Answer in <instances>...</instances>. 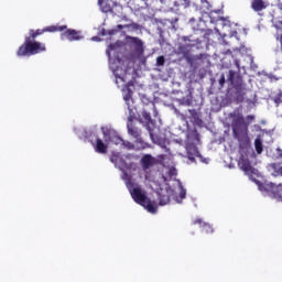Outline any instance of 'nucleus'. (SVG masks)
Listing matches in <instances>:
<instances>
[{
    "instance_id": "nucleus-1",
    "label": "nucleus",
    "mask_w": 282,
    "mask_h": 282,
    "mask_svg": "<svg viewBox=\"0 0 282 282\" xmlns=\"http://www.w3.org/2000/svg\"><path fill=\"white\" fill-rule=\"evenodd\" d=\"M63 30H67V25H51L44 29L29 31V35L24 37V42L19 46L17 51V56H36V54H43V52H47V47L45 43L36 41L37 36H42L45 32H63Z\"/></svg>"
},
{
    "instance_id": "nucleus-2",
    "label": "nucleus",
    "mask_w": 282,
    "mask_h": 282,
    "mask_svg": "<svg viewBox=\"0 0 282 282\" xmlns=\"http://www.w3.org/2000/svg\"><path fill=\"white\" fill-rule=\"evenodd\" d=\"M234 138L238 140L240 149H248L250 147V137H248V124L243 116H238L232 121Z\"/></svg>"
},
{
    "instance_id": "nucleus-3",
    "label": "nucleus",
    "mask_w": 282,
    "mask_h": 282,
    "mask_svg": "<svg viewBox=\"0 0 282 282\" xmlns=\"http://www.w3.org/2000/svg\"><path fill=\"white\" fill-rule=\"evenodd\" d=\"M130 195L132 199L140 204V206H143L144 209L148 210V213H152V215H155L158 213V203L155 200H151V198L147 197V194L142 192V188L134 187L130 189Z\"/></svg>"
},
{
    "instance_id": "nucleus-4",
    "label": "nucleus",
    "mask_w": 282,
    "mask_h": 282,
    "mask_svg": "<svg viewBox=\"0 0 282 282\" xmlns=\"http://www.w3.org/2000/svg\"><path fill=\"white\" fill-rule=\"evenodd\" d=\"M238 166L241 169V171H243L245 175H248L249 180L256 181V177H259V170L252 166L250 160L240 158L238 161Z\"/></svg>"
},
{
    "instance_id": "nucleus-5",
    "label": "nucleus",
    "mask_w": 282,
    "mask_h": 282,
    "mask_svg": "<svg viewBox=\"0 0 282 282\" xmlns=\"http://www.w3.org/2000/svg\"><path fill=\"white\" fill-rule=\"evenodd\" d=\"M127 129L131 138H134L137 142H142V130L133 122V116L128 117Z\"/></svg>"
},
{
    "instance_id": "nucleus-6",
    "label": "nucleus",
    "mask_w": 282,
    "mask_h": 282,
    "mask_svg": "<svg viewBox=\"0 0 282 282\" xmlns=\"http://www.w3.org/2000/svg\"><path fill=\"white\" fill-rule=\"evenodd\" d=\"M142 116L147 122L145 129L149 131V135L152 140V142H156L158 135L155 134V129L151 128V124H154L153 119H151V112L143 110Z\"/></svg>"
},
{
    "instance_id": "nucleus-7",
    "label": "nucleus",
    "mask_w": 282,
    "mask_h": 282,
    "mask_svg": "<svg viewBox=\"0 0 282 282\" xmlns=\"http://www.w3.org/2000/svg\"><path fill=\"white\" fill-rule=\"evenodd\" d=\"M62 41H80L83 36H80V33L74 29H64L61 33Z\"/></svg>"
},
{
    "instance_id": "nucleus-8",
    "label": "nucleus",
    "mask_w": 282,
    "mask_h": 282,
    "mask_svg": "<svg viewBox=\"0 0 282 282\" xmlns=\"http://www.w3.org/2000/svg\"><path fill=\"white\" fill-rule=\"evenodd\" d=\"M127 41L132 47H134V52L142 56L144 54V42L140 40V37L127 36Z\"/></svg>"
},
{
    "instance_id": "nucleus-9",
    "label": "nucleus",
    "mask_w": 282,
    "mask_h": 282,
    "mask_svg": "<svg viewBox=\"0 0 282 282\" xmlns=\"http://www.w3.org/2000/svg\"><path fill=\"white\" fill-rule=\"evenodd\" d=\"M110 162H112V164H115L116 169H119V171H124V169H129L127 161L122 159V155H120V153H112V155L110 156Z\"/></svg>"
},
{
    "instance_id": "nucleus-10",
    "label": "nucleus",
    "mask_w": 282,
    "mask_h": 282,
    "mask_svg": "<svg viewBox=\"0 0 282 282\" xmlns=\"http://www.w3.org/2000/svg\"><path fill=\"white\" fill-rule=\"evenodd\" d=\"M185 149L187 152V158L192 162H195V158H202L199 149L197 148V145H195V143H187Z\"/></svg>"
},
{
    "instance_id": "nucleus-11",
    "label": "nucleus",
    "mask_w": 282,
    "mask_h": 282,
    "mask_svg": "<svg viewBox=\"0 0 282 282\" xmlns=\"http://www.w3.org/2000/svg\"><path fill=\"white\" fill-rule=\"evenodd\" d=\"M227 80L230 83L231 87H241V76L237 75L235 70H229Z\"/></svg>"
},
{
    "instance_id": "nucleus-12",
    "label": "nucleus",
    "mask_w": 282,
    "mask_h": 282,
    "mask_svg": "<svg viewBox=\"0 0 282 282\" xmlns=\"http://www.w3.org/2000/svg\"><path fill=\"white\" fill-rule=\"evenodd\" d=\"M193 44H180L177 47V54H182L184 58H188L191 56Z\"/></svg>"
},
{
    "instance_id": "nucleus-13",
    "label": "nucleus",
    "mask_w": 282,
    "mask_h": 282,
    "mask_svg": "<svg viewBox=\"0 0 282 282\" xmlns=\"http://www.w3.org/2000/svg\"><path fill=\"white\" fill-rule=\"evenodd\" d=\"M123 99L129 111H133V90H131V88H127V94L123 96Z\"/></svg>"
},
{
    "instance_id": "nucleus-14",
    "label": "nucleus",
    "mask_w": 282,
    "mask_h": 282,
    "mask_svg": "<svg viewBox=\"0 0 282 282\" xmlns=\"http://www.w3.org/2000/svg\"><path fill=\"white\" fill-rule=\"evenodd\" d=\"M251 8L254 12H261L262 10H265V8H268V4L263 0H253L251 2Z\"/></svg>"
},
{
    "instance_id": "nucleus-15",
    "label": "nucleus",
    "mask_w": 282,
    "mask_h": 282,
    "mask_svg": "<svg viewBox=\"0 0 282 282\" xmlns=\"http://www.w3.org/2000/svg\"><path fill=\"white\" fill-rule=\"evenodd\" d=\"M94 149L96 151V153H100L101 155H104L105 153H107V144H105V142L101 141V139H97L96 140V144H94Z\"/></svg>"
},
{
    "instance_id": "nucleus-16",
    "label": "nucleus",
    "mask_w": 282,
    "mask_h": 282,
    "mask_svg": "<svg viewBox=\"0 0 282 282\" xmlns=\"http://www.w3.org/2000/svg\"><path fill=\"white\" fill-rule=\"evenodd\" d=\"M98 6L101 10V12H105V14L112 12L113 7L109 3V0H98Z\"/></svg>"
},
{
    "instance_id": "nucleus-17",
    "label": "nucleus",
    "mask_w": 282,
    "mask_h": 282,
    "mask_svg": "<svg viewBox=\"0 0 282 282\" xmlns=\"http://www.w3.org/2000/svg\"><path fill=\"white\" fill-rule=\"evenodd\" d=\"M141 164L144 171L151 169V165L153 164V156H151V154L143 155L141 159Z\"/></svg>"
},
{
    "instance_id": "nucleus-18",
    "label": "nucleus",
    "mask_w": 282,
    "mask_h": 282,
    "mask_svg": "<svg viewBox=\"0 0 282 282\" xmlns=\"http://www.w3.org/2000/svg\"><path fill=\"white\" fill-rule=\"evenodd\" d=\"M174 8L180 10V8L186 9L191 7V0H174Z\"/></svg>"
},
{
    "instance_id": "nucleus-19",
    "label": "nucleus",
    "mask_w": 282,
    "mask_h": 282,
    "mask_svg": "<svg viewBox=\"0 0 282 282\" xmlns=\"http://www.w3.org/2000/svg\"><path fill=\"white\" fill-rule=\"evenodd\" d=\"M170 202H171V196L169 195V193L166 194L159 193L160 206H166V204H169Z\"/></svg>"
},
{
    "instance_id": "nucleus-20",
    "label": "nucleus",
    "mask_w": 282,
    "mask_h": 282,
    "mask_svg": "<svg viewBox=\"0 0 282 282\" xmlns=\"http://www.w3.org/2000/svg\"><path fill=\"white\" fill-rule=\"evenodd\" d=\"M254 147H256L257 153L259 154L263 153V142L261 141V139L258 138L254 140Z\"/></svg>"
},
{
    "instance_id": "nucleus-21",
    "label": "nucleus",
    "mask_w": 282,
    "mask_h": 282,
    "mask_svg": "<svg viewBox=\"0 0 282 282\" xmlns=\"http://www.w3.org/2000/svg\"><path fill=\"white\" fill-rule=\"evenodd\" d=\"M203 232H206V235H213V232H215V229H213V226H210V224L204 223Z\"/></svg>"
},
{
    "instance_id": "nucleus-22",
    "label": "nucleus",
    "mask_w": 282,
    "mask_h": 282,
    "mask_svg": "<svg viewBox=\"0 0 282 282\" xmlns=\"http://www.w3.org/2000/svg\"><path fill=\"white\" fill-rule=\"evenodd\" d=\"M204 224H206L202 218H196L193 220L194 226H199L200 228H204Z\"/></svg>"
},
{
    "instance_id": "nucleus-23",
    "label": "nucleus",
    "mask_w": 282,
    "mask_h": 282,
    "mask_svg": "<svg viewBox=\"0 0 282 282\" xmlns=\"http://www.w3.org/2000/svg\"><path fill=\"white\" fill-rule=\"evenodd\" d=\"M119 142H122L123 147H126V149H133V144H131V142L129 141H124L121 138H118Z\"/></svg>"
},
{
    "instance_id": "nucleus-24",
    "label": "nucleus",
    "mask_w": 282,
    "mask_h": 282,
    "mask_svg": "<svg viewBox=\"0 0 282 282\" xmlns=\"http://www.w3.org/2000/svg\"><path fill=\"white\" fill-rule=\"evenodd\" d=\"M273 169L275 173H278L279 175H282V163L274 164Z\"/></svg>"
},
{
    "instance_id": "nucleus-25",
    "label": "nucleus",
    "mask_w": 282,
    "mask_h": 282,
    "mask_svg": "<svg viewBox=\"0 0 282 282\" xmlns=\"http://www.w3.org/2000/svg\"><path fill=\"white\" fill-rule=\"evenodd\" d=\"M164 63H165L164 56H159V57L156 58V65H158L159 67H162V65H164Z\"/></svg>"
},
{
    "instance_id": "nucleus-26",
    "label": "nucleus",
    "mask_w": 282,
    "mask_h": 282,
    "mask_svg": "<svg viewBox=\"0 0 282 282\" xmlns=\"http://www.w3.org/2000/svg\"><path fill=\"white\" fill-rule=\"evenodd\" d=\"M218 83L220 87H224L226 85V75L221 74Z\"/></svg>"
},
{
    "instance_id": "nucleus-27",
    "label": "nucleus",
    "mask_w": 282,
    "mask_h": 282,
    "mask_svg": "<svg viewBox=\"0 0 282 282\" xmlns=\"http://www.w3.org/2000/svg\"><path fill=\"white\" fill-rule=\"evenodd\" d=\"M180 198L181 199H186V189L184 187H181Z\"/></svg>"
},
{
    "instance_id": "nucleus-28",
    "label": "nucleus",
    "mask_w": 282,
    "mask_h": 282,
    "mask_svg": "<svg viewBox=\"0 0 282 282\" xmlns=\"http://www.w3.org/2000/svg\"><path fill=\"white\" fill-rule=\"evenodd\" d=\"M191 116H193V118H197V111H195V109L193 110H188Z\"/></svg>"
},
{
    "instance_id": "nucleus-29",
    "label": "nucleus",
    "mask_w": 282,
    "mask_h": 282,
    "mask_svg": "<svg viewBox=\"0 0 282 282\" xmlns=\"http://www.w3.org/2000/svg\"><path fill=\"white\" fill-rule=\"evenodd\" d=\"M109 50H110V51L116 50V44H110V45H109Z\"/></svg>"
},
{
    "instance_id": "nucleus-30",
    "label": "nucleus",
    "mask_w": 282,
    "mask_h": 282,
    "mask_svg": "<svg viewBox=\"0 0 282 282\" xmlns=\"http://www.w3.org/2000/svg\"><path fill=\"white\" fill-rule=\"evenodd\" d=\"M117 28H118V30H124V25H122V24H118Z\"/></svg>"
},
{
    "instance_id": "nucleus-31",
    "label": "nucleus",
    "mask_w": 282,
    "mask_h": 282,
    "mask_svg": "<svg viewBox=\"0 0 282 282\" xmlns=\"http://www.w3.org/2000/svg\"><path fill=\"white\" fill-rule=\"evenodd\" d=\"M247 120H254V116H251V115L247 116Z\"/></svg>"
},
{
    "instance_id": "nucleus-32",
    "label": "nucleus",
    "mask_w": 282,
    "mask_h": 282,
    "mask_svg": "<svg viewBox=\"0 0 282 282\" xmlns=\"http://www.w3.org/2000/svg\"><path fill=\"white\" fill-rule=\"evenodd\" d=\"M275 102L279 105V102H282L281 97L275 98Z\"/></svg>"
},
{
    "instance_id": "nucleus-33",
    "label": "nucleus",
    "mask_w": 282,
    "mask_h": 282,
    "mask_svg": "<svg viewBox=\"0 0 282 282\" xmlns=\"http://www.w3.org/2000/svg\"><path fill=\"white\" fill-rule=\"evenodd\" d=\"M110 34H113V31H112V32H110Z\"/></svg>"
}]
</instances>
